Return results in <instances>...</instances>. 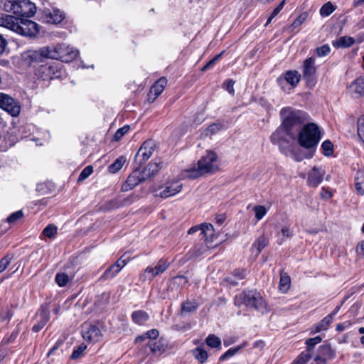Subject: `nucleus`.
Segmentation results:
<instances>
[{"label":"nucleus","instance_id":"f257e3e1","mask_svg":"<svg viewBox=\"0 0 364 364\" xmlns=\"http://www.w3.org/2000/svg\"><path fill=\"white\" fill-rule=\"evenodd\" d=\"M280 114L282 118V125L271 136V141L274 144L279 143L284 133L289 135L291 139H296L300 126L309 119L307 113L289 107L282 109Z\"/></svg>","mask_w":364,"mask_h":364},{"label":"nucleus","instance_id":"f03ea898","mask_svg":"<svg viewBox=\"0 0 364 364\" xmlns=\"http://www.w3.org/2000/svg\"><path fill=\"white\" fill-rule=\"evenodd\" d=\"M215 153L209 151L197 163L188 169L182 172L183 178L195 179L207 173H213L218 170Z\"/></svg>","mask_w":364,"mask_h":364},{"label":"nucleus","instance_id":"7ed1b4c3","mask_svg":"<svg viewBox=\"0 0 364 364\" xmlns=\"http://www.w3.org/2000/svg\"><path fill=\"white\" fill-rule=\"evenodd\" d=\"M299 144L306 149L315 146L321 139V132L314 123H309L297 134Z\"/></svg>","mask_w":364,"mask_h":364},{"label":"nucleus","instance_id":"20e7f679","mask_svg":"<svg viewBox=\"0 0 364 364\" xmlns=\"http://www.w3.org/2000/svg\"><path fill=\"white\" fill-rule=\"evenodd\" d=\"M4 9L21 16L31 17L36 12V5L29 0H6Z\"/></svg>","mask_w":364,"mask_h":364},{"label":"nucleus","instance_id":"39448f33","mask_svg":"<svg viewBox=\"0 0 364 364\" xmlns=\"http://www.w3.org/2000/svg\"><path fill=\"white\" fill-rule=\"evenodd\" d=\"M235 304L245 305L247 308L261 310L264 307V301L261 294L256 291H244L235 297Z\"/></svg>","mask_w":364,"mask_h":364},{"label":"nucleus","instance_id":"423d86ee","mask_svg":"<svg viewBox=\"0 0 364 364\" xmlns=\"http://www.w3.org/2000/svg\"><path fill=\"white\" fill-rule=\"evenodd\" d=\"M50 58L60 60L62 62H70L78 55L79 51L65 44L49 46Z\"/></svg>","mask_w":364,"mask_h":364},{"label":"nucleus","instance_id":"0eeeda50","mask_svg":"<svg viewBox=\"0 0 364 364\" xmlns=\"http://www.w3.org/2000/svg\"><path fill=\"white\" fill-rule=\"evenodd\" d=\"M14 32L23 36L33 38L39 33L38 25L27 18H18Z\"/></svg>","mask_w":364,"mask_h":364},{"label":"nucleus","instance_id":"6e6552de","mask_svg":"<svg viewBox=\"0 0 364 364\" xmlns=\"http://www.w3.org/2000/svg\"><path fill=\"white\" fill-rule=\"evenodd\" d=\"M316 73L315 58L309 57L304 61L302 66L303 77L309 87H314L316 82Z\"/></svg>","mask_w":364,"mask_h":364},{"label":"nucleus","instance_id":"1a4fd4ad","mask_svg":"<svg viewBox=\"0 0 364 364\" xmlns=\"http://www.w3.org/2000/svg\"><path fill=\"white\" fill-rule=\"evenodd\" d=\"M22 58L28 64L42 62L46 58H50L49 46H45L38 50H29L22 54Z\"/></svg>","mask_w":364,"mask_h":364},{"label":"nucleus","instance_id":"9d476101","mask_svg":"<svg viewBox=\"0 0 364 364\" xmlns=\"http://www.w3.org/2000/svg\"><path fill=\"white\" fill-rule=\"evenodd\" d=\"M156 144L154 141L149 139L145 141L136 154L135 160L139 163V166H142L151 156Z\"/></svg>","mask_w":364,"mask_h":364},{"label":"nucleus","instance_id":"9b49d317","mask_svg":"<svg viewBox=\"0 0 364 364\" xmlns=\"http://www.w3.org/2000/svg\"><path fill=\"white\" fill-rule=\"evenodd\" d=\"M0 107L6 111L12 117H17L21 112V106L11 97L0 92Z\"/></svg>","mask_w":364,"mask_h":364},{"label":"nucleus","instance_id":"f8f14e48","mask_svg":"<svg viewBox=\"0 0 364 364\" xmlns=\"http://www.w3.org/2000/svg\"><path fill=\"white\" fill-rule=\"evenodd\" d=\"M170 263L164 259L159 260L155 264L148 266L144 273L145 279L151 280L154 277L166 272L169 267Z\"/></svg>","mask_w":364,"mask_h":364},{"label":"nucleus","instance_id":"ddd939ff","mask_svg":"<svg viewBox=\"0 0 364 364\" xmlns=\"http://www.w3.org/2000/svg\"><path fill=\"white\" fill-rule=\"evenodd\" d=\"M182 186V183L178 181H168L161 191H156L155 196L164 198L175 196L181 191Z\"/></svg>","mask_w":364,"mask_h":364},{"label":"nucleus","instance_id":"4468645a","mask_svg":"<svg viewBox=\"0 0 364 364\" xmlns=\"http://www.w3.org/2000/svg\"><path fill=\"white\" fill-rule=\"evenodd\" d=\"M41 18L46 23L58 24L65 18V14L58 9H45L42 11Z\"/></svg>","mask_w":364,"mask_h":364},{"label":"nucleus","instance_id":"2eb2a0df","mask_svg":"<svg viewBox=\"0 0 364 364\" xmlns=\"http://www.w3.org/2000/svg\"><path fill=\"white\" fill-rule=\"evenodd\" d=\"M198 230L200 231V236H201V238L205 242L206 246L209 247V243L213 241V237L214 229L213 225L208 223L203 224L200 227H192L188 230V233L191 235Z\"/></svg>","mask_w":364,"mask_h":364},{"label":"nucleus","instance_id":"dca6fc26","mask_svg":"<svg viewBox=\"0 0 364 364\" xmlns=\"http://www.w3.org/2000/svg\"><path fill=\"white\" fill-rule=\"evenodd\" d=\"M82 336L84 340L90 343L98 342L102 337L100 328L90 324H85L82 326Z\"/></svg>","mask_w":364,"mask_h":364},{"label":"nucleus","instance_id":"f3484780","mask_svg":"<svg viewBox=\"0 0 364 364\" xmlns=\"http://www.w3.org/2000/svg\"><path fill=\"white\" fill-rule=\"evenodd\" d=\"M59 63L53 62L41 65V72L44 75L45 78L53 79L59 77L61 75Z\"/></svg>","mask_w":364,"mask_h":364},{"label":"nucleus","instance_id":"a211bd4d","mask_svg":"<svg viewBox=\"0 0 364 364\" xmlns=\"http://www.w3.org/2000/svg\"><path fill=\"white\" fill-rule=\"evenodd\" d=\"M333 357V351L328 344H323L319 346L317 355L314 357V362L316 364H326L327 359Z\"/></svg>","mask_w":364,"mask_h":364},{"label":"nucleus","instance_id":"6ab92c4d","mask_svg":"<svg viewBox=\"0 0 364 364\" xmlns=\"http://www.w3.org/2000/svg\"><path fill=\"white\" fill-rule=\"evenodd\" d=\"M127 263V261L126 259H122V258L119 259L104 272L101 276L100 279L107 280L112 279L121 271Z\"/></svg>","mask_w":364,"mask_h":364},{"label":"nucleus","instance_id":"aec40b11","mask_svg":"<svg viewBox=\"0 0 364 364\" xmlns=\"http://www.w3.org/2000/svg\"><path fill=\"white\" fill-rule=\"evenodd\" d=\"M147 180L143 171H139L137 170L133 171L127 178L126 184L123 186L124 191L128 189H132L139 183Z\"/></svg>","mask_w":364,"mask_h":364},{"label":"nucleus","instance_id":"412c9836","mask_svg":"<svg viewBox=\"0 0 364 364\" xmlns=\"http://www.w3.org/2000/svg\"><path fill=\"white\" fill-rule=\"evenodd\" d=\"M325 171L321 168L316 166L313 167L311 171L309 173L308 185L311 187L318 186L322 181Z\"/></svg>","mask_w":364,"mask_h":364},{"label":"nucleus","instance_id":"4be33fe9","mask_svg":"<svg viewBox=\"0 0 364 364\" xmlns=\"http://www.w3.org/2000/svg\"><path fill=\"white\" fill-rule=\"evenodd\" d=\"M37 323L33 326L34 332L40 331L50 319V313L46 308H41L36 314Z\"/></svg>","mask_w":364,"mask_h":364},{"label":"nucleus","instance_id":"5701e85b","mask_svg":"<svg viewBox=\"0 0 364 364\" xmlns=\"http://www.w3.org/2000/svg\"><path fill=\"white\" fill-rule=\"evenodd\" d=\"M349 89L355 97L364 95V77H360L354 80L350 84Z\"/></svg>","mask_w":364,"mask_h":364},{"label":"nucleus","instance_id":"b1692460","mask_svg":"<svg viewBox=\"0 0 364 364\" xmlns=\"http://www.w3.org/2000/svg\"><path fill=\"white\" fill-rule=\"evenodd\" d=\"M18 21V18L13 16L1 14H0V26L5 27L14 31L15 27Z\"/></svg>","mask_w":364,"mask_h":364},{"label":"nucleus","instance_id":"393cba45","mask_svg":"<svg viewBox=\"0 0 364 364\" xmlns=\"http://www.w3.org/2000/svg\"><path fill=\"white\" fill-rule=\"evenodd\" d=\"M246 277V272L245 270L237 269L235 270L232 275L225 279V281L230 286H236L238 284V281L243 279Z\"/></svg>","mask_w":364,"mask_h":364},{"label":"nucleus","instance_id":"a878e982","mask_svg":"<svg viewBox=\"0 0 364 364\" xmlns=\"http://www.w3.org/2000/svg\"><path fill=\"white\" fill-rule=\"evenodd\" d=\"M333 318L332 316L327 315L325 318H323L318 323L315 325L314 328H312L311 333H318L322 331H326L328 328V326L332 323Z\"/></svg>","mask_w":364,"mask_h":364},{"label":"nucleus","instance_id":"bb28decb","mask_svg":"<svg viewBox=\"0 0 364 364\" xmlns=\"http://www.w3.org/2000/svg\"><path fill=\"white\" fill-rule=\"evenodd\" d=\"M161 168V162L150 163L142 171L147 179L155 176Z\"/></svg>","mask_w":364,"mask_h":364},{"label":"nucleus","instance_id":"cd10ccee","mask_svg":"<svg viewBox=\"0 0 364 364\" xmlns=\"http://www.w3.org/2000/svg\"><path fill=\"white\" fill-rule=\"evenodd\" d=\"M149 318V314L141 310L135 311L132 314L133 321L138 325H143L148 321Z\"/></svg>","mask_w":364,"mask_h":364},{"label":"nucleus","instance_id":"c85d7f7f","mask_svg":"<svg viewBox=\"0 0 364 364\" xmlns=\"http://www.w3.org/2000/svg\"><path fill=\"white\" fill-rule=\"evenodd\" d=\"M355 186L358 194H364V169L357 172L355 178Z\"/></svg>","mask_w":364,"mask_h":364},{"label":"nucleus","instance_id":"c756f323","mask_svg":"<svg viewBox=\"0 0 364 364\" xmlns=\"http://www.w3.org/2000/svg\"><path fill=\"white\" fill-rule=\"evenodd\" d=\"M148 346L153 353L161 354L166 348L164 341L161 339L157 341H150Z\"/></svg>","mask_w":364,"mask_h":364},{"label":"nucleus","instance_id":"7c9ffc66","mask_svg":"<svg viewBox=\"0 0 364 364\" xmlns=\"http://www.w3.org/2000/svg\"><path fill=\"white\" fill-rule=\"evenodd\" d=\"M284 78L288 83L295 87L300 81L301 75L296 70L287 71L285 73Z\"/></svg>","mask_w":364,"mask_h":364},{"label":"nucleus","instance_id":"2f4dec72","mask_svg":"<svg viewBox=\"0 0 364 364\" xmlns=\"http://www.w3.org/2000/svg\"><path fill=\"white\" fill-rule=\"evenodd\" d=\"M166 84V79L161 77L154 84V85L151 87L150 91L151 93L155 94V96L159 97L164 91Z\"/></svg>","mask_w":364,"mask_h":364},{"label":"nucleus","instance_id":"473e14b6","mask_svg":"<svg viewBox=\"0 0 364 364\" xmlns=\"http://www.w3.org/2000/svg\"><path fill=\"white\" fill-rule=\"evenodd\" d=\"M269 245V239L264 235H262L252 245V249L257 250V255H258L262 250Z\"/></svg>","mask_w":364,"mask_h":364},{"label":"nucleus","instance_id":"72a5a7b5","mask_svg":"<svg viewBox=\"0 0 364 364\" xmlns=\"http://www.w3.org/2000/svg\"><path fill=\"white\" fill-rule=\"evenodd\" d=\"M291 279L290 277L284 272H282L279 281V289L284 292L287 291L290 287Z\"/></svg>","mask_w":364,"mask_h":364},{"label":"nucleus","instance_id":"f704fd0d","mask_svg":"<svg viewBox=\"0 0 364 364\" xmlns=\"http://www.w3.org/2000/svg\"><path fill=\"white\" fill-rule=\"evenodd\" d=\"M126 161L124 156H119L113 164L109 166L108 169L110 173H114L122 168Z\"/></svg>","mask_w":364,"mask_h":364},{"label":"nucleus","instance_id":"c9c22d12","mask_svg":"<svg viewBox=\"0 0 364 364\" xmlns=\"http://www.w3.org/2000/svg\"><path fill=\"white\" fill-rule=\"evenodd\" d=\"M193 354L196 359H197L200 363H205L208 359V353L204 349L198 347L193 350Z\"/></svg>","mask_w":364,"mask_h":364},{"label":"nucleus","instance_id":"e433bc0d","mask_svg":"<svg viewBox=\"0 0 364 364\" xmlns=\"http://www.w3.org/2000/svg\"><path fill=\"white\" fill-rule=\"evenodd\" d=\"M205 343L210 348H220L221 346L220 339L214 334L209 335L206 338Z\"/></svg>","mask_w":364,"mask_h":364},{"label":"nucleus","instance_id":"4c0bfd02","mask_svg":"<svg viewBox=\"0 0 364 364\" xmlns=\"http://www.w3.org/2000/svg\"><path fill=\"white\" fill-rule=\"evenodd\" d=\"M69 276L65 273H57L55 281L59 287H65L70 281Z\"/></svg>","mask_w":364,"mask_h":364},{"label":"nucleus","instance_id":"58836bf2","mask_svg":"<svg viewBox=\"0 0 364 364\" xmlns=\"http://www.w3.org/2000/svg\"><path fill=\"white\" fill-rule=\"evenodd\" d=\"M312 357V354L309 351H303L292 364H306L309 359Z\"/></svg>","mask_w":364,"mask_h":364},{"label":"nucleus","instance_id":"ea45409f","mask_svg":"<svg viewBox=\"0 0 364 364\" xmlns=\"http://www.w3.org/2000/svg\"><path fill=\"white\" fill-rule=\"evenodd\" d=\"M336 9V7L328 1L323 4L320 9V14L322 16H328L331 14Z\"/></svg>","mask_w":364,"mask_h":364},{"label":"nucleus","instance_id":"a19ab883","mask_svg":"<svg viewBox=\"0 0 364 364\" xmlns=\"http://www.w3.org/2000/svg\"><path fill=\"white\" fill-rule=\"evenodd\" d=\"M321 340L322 338L319 336L306 340L305 343L306 345V350L305 351H309L310 353H311V350H313L314 347L316 344L319 343Z\"/></svg>","mask_w":364,"mask_h":364},{"label":"nucleus","instance_id":"79ce46f5","mask_svg":"<svg viewBox=\"0 0 364 364\" xmlns=\"http://www.w3.org/2000/svg\"><path fill=\"white\" fill-rule=\"evenodd\" d=\"M58 228L55 225L50 224L43 230L42 234L49 238H54L57 234Z\"/></svg>","mask_w":364,"mask_h":364},{"label":"nucleus","instance_id":"37998d69","mask_svg":"<svg viewBox=\"0 0 364 364\" xmlns=\"http://www.w3.org/2000/svg\"><path fill=\"white\" fill-rule=\"evenodd\" d=\"M197 304L194 301H186L182 304L181 314L191 313L196 311Z\"/></svg>","mask_w":364,"mask_h":364},{"label":"nucleus","instance_id":"c03bdc74","mask_svg":"<svg viewBox=\"0 0 364 364\" xmlns=\"http://www.w3.org/2000/svg\"><path fill=\"white\" fill-rule=\"evenodd\" d=\"M357 132L360 139L364 144V116L360 117L358 119Z\"/></svg>","mask_w":364,"mask_h":364},{"label":"nucleus","instance_id":"a18cd8bd","mask_svg":"<svg viewBox=\"0 0 364 364\" xmlns=\"http://www.w3.org/2000/svg\"><path fill=\"white\" fill-rule=\"evenodd\" d=\"M331 48L328 45L325 44L316 49V54L318 57L322 58L328 55L331 52Z\"/></svg>","mask_w":364,"mask_h":364},{"label":"nucleus","instance_id":"49530a36","mask_svg":"<svg viewBox=\"0 0 364 364\" xmlns=\"http://www.w3.org/2000/svg\"><path fill=\"white\" fill-rule=\"evenodd\" d=\"M308 14L306 12H304L301 14L291 23V27L294 28H296L299 27L307 18Z\"/></svg>","mask_w":364,"mask_h":364},{"label":"nucleus","instance_id":"de8ad7c7","mask_svg":"<svg viewBox=\"0 0 364 364\" xmlns=\"http://www.w3.org/2000/svg\"><path fill=\"white\" fill-rule=\"evenodd\" d=\"M333 146V144L330 141L327 140L323 141L321 145L323 154L326 156L332 155Z\"/></svg>","mask_w":364,"mask_h":364},{"label":"nucleus","instance_id":"09e8293b","mask_svg":"<svg viewBox=\"0 0 364 364\" xmlns=\"http://www.w3.org/2000/svg\"><path fill=\"white\" fill-rule=\"evenodd\" d=\"M23 217V213L22 210H18L11 213L7 218L6 221L10 224L15 223L17 220L21 219Z\"/></svg>","mask_w":364,"mask_h":364},{"label":"nucleus","instance_id":"8fccbe9b","mask_svg":"<svg viewBox=\"0 0 364 364\" xmlns=\"http://www.w3.org/2000/svg\"><path fill=\"white\" fill-rule=\"evenodd\" d=\"M355 41L351 37H341L338 41V46L340 47H349L354 43Z\"/></svg>","mask_w":364,"mask_h":364},{"label":"nucleus","instance_id":"3c124183","mask_svg":"<svg viewBox=\"0 0 364 364\" xmlns=\"http://www.w3.org/2000/svg\"><path fill=\"white\" fill-rule=\"evenodd\" d=\"M254 211L255 213V218L259 220H261L266 214L267 209L263 205H256L254 207Z\"/></svg>","mask_w":364,"mask_h":364},{"label":"nucleus","instance_id":"603ef678","mask_svg":"<svg viewBox=\"0 0 364 364\" xmlns=\"http://www.w3.org/2000/svg\"><path fill=\"white\" fill-rule=\"evenodd\" d=\"M12 259L13 256L7 255L0 260V273L4 272L7 268V267L10 264Z\"/></svg>","mask_w":364,"mask_h":364},{"label":"nucleus","instance_id":"864d4df0","mask_svg":"<svg viewBox=\"0 0 364 364\" xmlns=\"http://www.w3.org/2000/svg\"><path fill=\"white\" fill-rule=\"evenodd\" d=\"M129 130V126L125 125L117 130L114 135V141H119L122 138V136L127 134Z\"/></svg>","mask_w":364,"mask_h":364},{"label":"nucleus","instance_id":"5fc2aeb1","mask_svg":"<svg viewBox=\"0 0 364 364\" xmlns=\"http://www.w3.org/2000/svg\"><path fill=\"white\" fill-rule=\"evenodd\" d=\"M93 172V168L91 166H86L80 173L78 181H82L88 178Z\"/></svg>","mask_w":364,"mask_h":364},{"label":"nucleus","instance_id":"6e6d98bb","mask_svg":"<svg viewBox=\"0 0 364 364\" xmlns=\"http://www.w3.org/2000/svg\"><path fill=\"white\" fill-rule=\"evenodd\" d=\"M242 348V346H237L235 348H230L228 351H226L224 354H223L220 358V360H223L226 358H230L232 356H233L234 355H235L241 348Z\"/></svg>","mask_w":364,"mask_h":364},{"label":"nucleus","instance_id":"4d7b16f0","mask_svg":"<svg viewBox=\"0 0 364 364\" xmlns=\"http://www.w3.org/2000/svg\"><path fill=\"white\" fill-rule=\"evenodd\" d=\"M285 4V1L283 0L272 12L270 16L269 17L265 26H267L272 20L280 12V11L283 9L284 6Z\"/></svg>","mask_w":364,"mask_h":364},{"label":"nucleus","instance_id":"13d9d810","mask_svg":"<svg viewBox=\"0 0 364 364\" xmlns=\"http://www.w3.org/2000/svg\"><path fill=\"white\" fill-rule=\"evenodd\" d=\"M223 126L220 123H214L210 125L206 129V135L214 134L222 129Z\"/></svg>","mask_w":364,"mask_h":364},{"label":"nucleus","instance_id":"bf43d9fd","mask_svg":"<svg viewBox=\"0 0 364 364\" xmlns=\"http://www.w3.org/2000/svg\"><path fill=\"white\" fill-rule=\"evenodd\" d=\"M234 84L235 82L232 80H227L223 82V87L230 94L233 95L235 93Z\"/></svg>","mask_w":364,"mask_h":364},{"label":"nucleus","instance_id":"052dcab7","mask_svg":"<svg viewBox=\"0 0 364 364\" xmlns=\"http://www.w3.org/2000/svg\"><path fill=\"white\" fill-rule=\"evenodd\" d=\"M222 53L216 55L213 59H211L208 63H207L201 69L203 72H205L210 68H212L216 63V62L220 59Z\"/></svg>","mask_w":364,"mask_h":364},{"label":"nucleus","instance_id":"680f3d73","mask_svg":"<svg viewBox=\"0 0 364 364\" xmlns=\"http://www.w3.org/2000/svg\"><path fill=\"white\" fill-rule=\"evenodd\" d=\"M86 346H84V345H81L80 346H78V348L77 349H75L70 356V358L71 359H77L79 358L82 353L85 351V350L86 349Z\"/></svg>","mask_w":364,"mask_h":364},{"label":"nucleus","instance_id":"e2e57ef3","mask_svg":"<svg viewBox=\"0 0 364 364\" xmlns=\"http://www.w3.org/2000/svg\"><path fill=\"white\" fill-rule=\"evenodd\" d=\"M145 334H146L147 338L154 340V339H156L159 336V333L158 330H156V329H151L150 331H148L146 333H145Z\"/></svg>","mask_w":364,"mask_h":364},{"label":"nucleus","instance_id":"0e129e2a","mask_svg":"<svg viewBox=\"0 0 364 364\" xmlns=\"http://www.w3.org/2000/svg\"><path fill=\"white\" fill-rule=\"evenodd\" d=\"M356 252L359 256L364 257V240L357 245Z\"/></svg>","mask_w":364,"mask_h":364},{"label":"nucleus","instance_id":"69168bd1","mask_svg":"<svg viewBox=\"0 0 364 364\" xmlns=\"http://www.w3.org/2000/svg\"><path fill=\"white\" fill-rule=\"evenodd\" d=\"M282 233L285 237L289 238L292 237V232L289 230V228L287 227H284L282 229Z\"/></svg>","mask_w":364,"mask_h":364},{"label":"nucleus","instance_id":"338daca9","mask_svg":"<svg viewBox=\"0 0 364 364\" xmlns=\"http://www.w3.org/2000/svg\"><path fill=\"white\" fill-rule=\"evenodd\" d=\"M6 40L0 35V54L3 53L6 48Z\"/></svg>","mask_w":364,"mask_h":364},{"label":"nucleus","instance_id":"774afa93","mask_svg":"<svg viewBox=\"0 0 364 364\" xmlns=\"http://www.w3.org/2000/svg\"><path fill=\"white\" fill-rule=\"evenodd\" d=\"M225 220V215H218L215 217V222L219 225H221L224 223Z\"/></svg>","mask_w":364,"mask_h":364}]
</instances>
